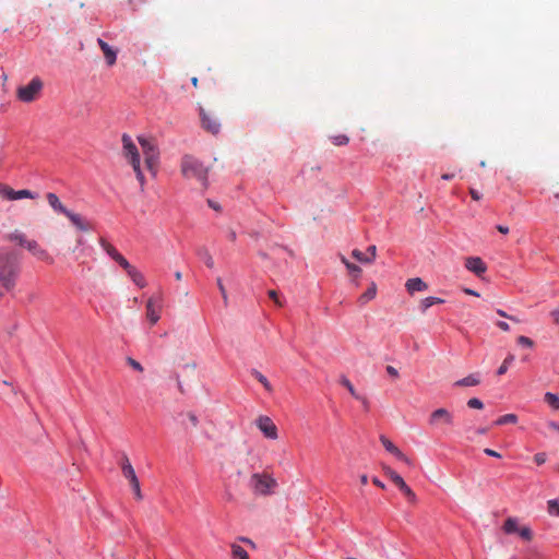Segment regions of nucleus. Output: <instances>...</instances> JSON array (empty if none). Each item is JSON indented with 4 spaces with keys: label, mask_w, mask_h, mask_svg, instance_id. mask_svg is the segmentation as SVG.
Listing matches in <instances>:
<instances>
[{
    "label": "nucleus",
    "mask_w": 559,
    "mask_h": 559,
    "mask_svg": "<svg viewBox=\"0 0 559 559\" xmlns=\"http://www.w3.org/2000/svg\"><path fill=\"white\" fill-rule=\"evenodd\" d=\"M269 297L274 300V302L278 306V307H282L283 306V302L280 300L278 298V294L276 290H269L267 293Z\"/></svg>",
    "instance_id": "44"
},
{
    "label": "nucleus",
    "mask_w": 559,
    "mask_h": 559,
    "mask_svg": "<svg viewBox=\"0 0 559 559\" xmlns=\"http://www.w3.org/2000/svg\"><path fill=\"white\" fill-rule=\"evenodd\" d=\"M551 317L556 323H559V309L551 311Z\"/></svg>",
    "instance_id": "58"
},
{
    "label": "nucleus",
    "mask_w": 559,
    "mask_h": 559,
    "mask_svg": "<svg viewBox=\"0 0 559 559\" xmlns=\"http://www.w3.org/2000/svg\"><path fill=\"white\" fill-rule=\"evenodd\" d=\"M159 309L160 307H156L155 306V300L154 298H150L146 302V318L150 320V322L152 324H155L157 323V321L159 320L160 316H159Z\"/></svg>",
    "instance_id": "15"
},
{
    "label": "nucleus",
    "mask_w": 559,
    "mask_h": 559,
    "mask_svg": "<svg viewBox=\"0 0 559 559\" xmlns=\"http://www.w3.org/2000/svg\"><path fill=\"white\" fill-rule=\"evenodd\" d=\"M21 273V261L12 251L0 252V286L8 293L14 290Z\"/></svg>",
    "instance_id": "1"
},
{
    "label": "nucleus",
    "mask_w": 559,
    "mask_h": 559,
    "mask_svg": "<svg viewBox=\"0 0 559 559\" xmlns=\"http://www.w3.org/2000/svg\"><path fill=\"white\" fill-rule=\"evenodd\" d=\"M368 252V259H371V262L376 259L377 255V247L374 245L369 246L367 249Z\"/></svg>",
    "instance_id": "49"
},
{
    "label": "nucleus",
    "mask_w": 559,
    "mask_h": 559,
    "mask_svg": "<svg viewBox=\"0 0 559 559\" xmlns=\"http://www.w3.org/2000/svg\"><path fill=\"white\" fill-rule=\"evenodd\" d=\"M346 269L348 270L349 273L355 274L357 276L361 273V269L354 263L347 264Z\"/></svg>",
    "instance_id": "46"
},
{
    "label": "nucleus",
    "mask_w": 559,
    "mask_h": 559,
    "mask_svg": "<svg viewBox=\"0 0 559 559\" xmlns=\"http://www.w3.org/2000/svg\"><path fill=\"white\" fill-rule=\"evenodd\" d=\"M521 526L519 525V521L515 518H508L502 526V530L506 534H519V530Z\"/></svg>",
    "instance_id": "20"
},
{
    "label": "nucleus",
    "mask_w": 559,
    "mask_h": 559,
    "mask_svg": "<svg viewBox=\"0 0 559 559\" xmlns=\"http://www.w3.org/2000/svg\"><path fill=\"white\" fill-rule=\"evenodd\" d=\"M99 243H100L102 248L107 252V254L112 260H116L120 255L118 250L111 243H109L106 239L102 238L99 240Z\"/></svg>",
    "instance_id": "24"
},
{
    "label": "nucleus",
    "mask_w": 559,
    "mask_h": 559,
    "mask_svg": "<svg viewBox=\"0 0 559 559\" xmlns=\"http://www.w3.org/2000/svg\"><path fill=\"white\" fill-rule=\"evenodd\" d=\"M513 361H514V355L509 354V355L506 357V359L503 360V362L501 364V366L498 368V370H497V374H498V376H502V374H504V373L508 371V369H509L510 365H511Z\"/></svg>",
    "instance_id": "29"
},
{
    "label": "nucleus",
    "mask_w": 559,
    "mask_h": 559,
    "mask_svg": "<svg viewBox=\"0 0 559 559\" xmlns=\"http://www.w3.org/2000/svg\"><path fill=\"white\" fill-rule=\"evenodd\" d=\"M126 361L135 371H138V372L144 371V368L142 367V365L138 360L133 359L132 357H127Z\"/></svg>",
    "instance_id": "38"
},
{
    "label": "nucleus",
    "mask_w": 559,
    "mask_h": 559,
    "mask_svg": "<svg viewBox=\"0 0 559 559\" xmlns=\"http://www.w3.org/2000/svg\"><path fill=\"white\" fill-rule=\"evenodd\" d=\"M233 559H249L248 552L238 544L230 545Z\"/></svg>",
    "instance_id": "23"
},
{
    "label": "nucleus",
    "mask_w": 559,
    "mask_h": 559,
    "mask_svg": "<svg viewBox=\"0 0 559 559\" xmlns=\"http://www.w3.org/2000/svg\"><path fill=\"white\" fill-rule=\"evenodd\" d=\"M43 88V80L39 76H34L28 84L17 87L16 97L23 103H33L40 96Z\"/></svg>",
    "instance_id": "7"
},
{
    "label": "nucleus",
    "mask_w": 559,
    "mask_h": 559,
    "mask_svg": "<svg viewBox=\"0 0 559 559\" xmlns=\"http://www.w3.org/2000/svg\"><path fill=\"white\" fill-rule=\"evenodd\" d=\"M545 402L555 409H559V396L554 393L545 394Z\"/></svg>",
    "instance_id": "30"
},
{
    "label": "nucleus",
    "mask_w": 559,
    "mask_h": 559,
    "mask_svg": "<svg viewBox=\"0 0 559 559\" xmlns=\"http://www.w3.org/2000/svg\"><path fill=\"white\" fill-rule=\"evenodd\" d=\"M121 267H123L126 270V272L128 273L133 266L127 261V259L120 254L116 260H115Z\"/></svg>",
    "instance_id": "40"
},
{
    "label": "nucleus",
    "mask_w": 559,
    "mask_h": 559,
    "mask_svg": "<svg viewBox=\"0 0 559 559\" xmlns=\"http://www.w3.org/2000/svg\"><path fill=\"white\" fill-rule=\"evenodd\" d=\"M252 377H254L267 392H273V386L270 381L257 369L251 370Z\"/></svg>",
    "instance_id": "26"
},
{
    "label": "nucleus",
    "mask_w": 559,
    "mask_h": 559,
    "mask_svg": "<svg viewBox=\"0 0 559 559\" xmlns=\"http://www.w3.org/2000/svg\"><path fill=\"white\" fill-rule=\"evenodd\" d=\"M372 483H373L376 486H378L379 488H381V489H384V488H385L384 484H383L381 480H379L377 477H374V478L372 479Z\"/></svg>",
    "instance_id": "59"
},
{
    "label": "nucleus",
    "mask_w": 559,
    "mask_h": 559,
    "mask_svg": "<svg viewBox=\"0 0 559 559\" xmlns=\"http://www.w3.org/2000/svg\"><path fill=\"white\" fill-rule=\"evenodd\" d=\"M227 237L230 241H235L236 240V231L233 229H229Z\"/></svg>",
    "instance_id": "60"
},
{
    "label": "nucleus",
    "mask_w": 559,
    "mask_h": 559,
    "mask_svg": "<svg viewBox=\"0 0 559 559\" xmlns=\"http://www.w3.org/2000/svg\"><path fill=\"white\" fill-rule=\"evenodd\" d=\"M384 474L395 484L402 477L389 466H383Z\"/></svg>",
    "instance_id": "37"
},
{
    "label": "nucleus",
    "mask_w": 559,
    "mask_h": 559,
    "mask_svg": "<svg viewBox=\"0 0 559 559\" xmlns=\"http://www.w3.org/2000/svg\"><path fill=\"white\" fill-rule=\"evenodd\" d=\"M16 195V200H20V199H25V198H28V199H34L35 195L33 194L32 191L27 190V189H23V190H19L16 191L15 193Z\"/></svg>",
    "instance_id": "43"
},
{
    "label": "nucleus",
    "mask_w": 559,
    "mask_h": 559,
    "mask_svg": "<svg viewBox=\"0 0 559 559\" xmlns=\"http://www.w3.org/2000/svg\"><path fill=\"white\" fill-rule=\"evenodd\" d=\"M181 173L187 179H197L206 187L207 169L197 158L185 156L181 160Z\"/></svg>",
    "instance_id": "4"
},
{
    "label": "nucleus",
    "mask_w": 559,
    "mask_h": 559,
    "mask_svg": "<svg viewBox=\"0 0 559 559\" xmlns=\"http://www.w3.org/2000/svg\"><path fill=\"white\" fill-rule=\"evenodd\" d=\"M484 452L489 455V456H492V457H501L500 453H498L497 451L495 450H491V449H485Z\"/></svg>",
    "instance_id": "53"
},
{
    "label": "nucleus",
    "mask_w": 559,
    "mask_h": 559,
    "mask_svg": "<svg viewBox=\"0 0 559 559\" xmlns=\"http://www.w3.org/2000/svg\"><path fill=\"white\" fill-rule=\"evenodd\" d=\"M377 296V285L376 283H371V285L368 287V289L360 295V297L358 298V302L361 305V306H365L367 302H369L370 300L374 299Z\"/></svg>",
    "instance_id": "19"
},
{
    "label": "nucleus",
    "mask_w": 559,
    "mask_h": 559,
    "mask_svg": "<svg viewBox=\"0 0 559 559\" xmlns=\"http://www.w3.org/2000/svg\"><path fill=\"white\" fill-rule=\"evenodd\" d=\"M497 313H498L500 317L508 318V319H510V320H512V321H514V322H519V320H518L516 318L511 317V316H508V314H507L503 310H501V309H498V310H497Z\"/></svg>",
    "instance_id": "54"
},
{
    "label": "nucleus",
    "mask_w": 559,
    "mask_h": 559,
    "mask_svg": "<svg viewBox=\"0 0 559 559\" xmlns=\"http://www.w3.org/2000/svg\"><path fill=\"white\" fill-rule=\"evenodd\" d=\"M330 140L332 141V143L335 146L347 145L349 142V138L345 134H337V135L330 136Z\"/></svg>",
    "instance_id": "32"
},
{
    "label": "nucleus",
    "mask_w": 559,
    "mask_h": 559,
    "mask_svg": "<svg viewBox=\"0 0 559 559\" xmlns=\"http://www.w3.org/2000/svg\"><path fill=\"white\" fill-rule=\"evenodd\" d=\"M360 483H361V485H366V484L368 483V476H367V475H365V474H364V475H361V476H360Z\"/></svg>",
    "instance_id": "64"
},
{
    "label": "nucleus",
    "mask_w": 559,
    "mask_h": 559,
    "mask_svg": "<svg viewBox=\"0 0 559 559\" xmlns=\"http://www.w3.org/2000/svg\"><path fill=\"white\" fill-rule=\"evenodd\" d=\"M35 258L49 264L53 263V258L36 240H31L27 249Z\"/></svg>",
    "instance_id": "12"
},
{
    "label": "nucleus",
    "mask_w": 559,
    "mask_h": 559,
    "mask_svg": "<svg viewBox=\"0 0 559 559\" xmlns=\"http://www.w3.org/2000/svg\"><path fill=\"white\" fill-rule=\"evenodd\" d=\"M380 441H381L382 445L384 447V449H385L386 451H389L390 453H391V452L395 449V447H396V445H395L391 440H389V439H388L386 437H384V436H381V437H380Z\"/></svg>",
    "instance_id": "41"
},
{
    "label": "nucleus",
    "mask_w": 559,
    "mask_h": 559,
    "mask_svg": "<svg viewBox=\"0 0 559 559\" xmlns=\"http://www.w3.org/2000/svg\"><path fill=\"white\" fill-rule=\"evenodd\" d=\"M518 343L520 345L527 346V347H532L533 344H534L533 341L531 338L526 337V336H520L518 338Z\"/></svg>",
    "instance_id": "45"
},
{
    "label": "nucleus",
    "mask_w": 559,
    "mask_h": 559,
    "mask_svg": "<svg viewBox=\"0 0 559 559\" xmlns=\"http://www.w3.org/2000/svg\"><path fill=\"white\" fill-rule=\"evenodd\" d=\"M97 44L98 46L100 47L105 58H106V62L108 66H114L116 63V60H117V52L116 50H114L106 41H104L103 39L98 38L97 39Z\"/></svg>",
    "instance_id": "14"
},
{
    "label": "nucleus",
    "mask_w": 559,
    "mask_h": 559,
    "mask_svg": "<svg viewBox=\"0 0 559 559\" xmlns=\"http://www.w3.org/2000/svg\"><path fill=\"white\" fill-rule=\"evenodd\" d=\"M407 497V499L415 503L417 500V497L415 492L412 490V488L404 481L403 478H401L399 481L394 484Z\"/></svg>",
    "instance_id": "21"
},
{
    "label": "nucleus",
    "mask_w": 559,
    "mask_h": 559,
    "mask_svg": "<svg viewBox=\"0 0 559 559\" xmlns=\"http://www.w3.org/2000/svg\"><path fill=\"white\" fill-rule=\"evenodd\" d=\"M443 302H444V300L441 299V298H438V297H427V298L421 300L420 309H421L423 312H425L431 306L437 305V304H443Z\"/></svg>",
    "instance_id": "27"
},
{
    "label": "nucleus",
    "mask_w": 559,
    "mask_h": 559,
    "mask_svg": "<svg viewBox=\"0 0 559 559\" xmlns=\"http://www.w3.org/2000/svg\"><path fill=\"white\" fill-rule=\"evenodd\" d=\"M216 282H217V286H218V289H219V292L222 294L223 299L225 301H227V293H226L225 286H224V284L222 282V278L218 277Z\"/></svg>",
    "instance_id": "47"
},
{
    "label": "nucleus",
    "mask_w": 559,
    "mask_h": 559,
    "mask_svg": "<svg viewBox=\"0 0 559 559\" xmlns=\"http://www.w3.org/2000/svg\"><path fill=\"white\" fill-rule=\"evenodd\" d=\"M441 178H442L443 180H451V179H453V178H454V174H443V175L441 176Z\"/></svg>",
    "instance_id": "62"
},
{
    "label": "nucleus",
    "mask_w": 559,
    "mask_h": 559,
    "mask_svg": "<svg viewBox=\"0 0 559 559\" xmlns=\"http://www.w3.org/2000/svg\"><path fill=\"white\" fill-rule=\"evenodd\" d=\"M191 424L195 427L199 424L198 417L193 413H189L188 415Z\"/></svg>",
    "instance_id": "56"
},
{
    "label": "nucleus",
    "mask_w": 559,
    "mask_h": 559,
    "mask_svg": "<svg viewBox=\"0 0 559 559\" xmlns=\"http://www.w3.org/2000/svg\"><path fill=\"white\" fill-rule=\"evenodd\" d=\"M391 453L404 463L412 464L411 460L397 447Z\"/></svg>",
    "instance_id": "39"
},
{
    "label": "nucleus",
    "mask_w": 559,
    "mask_h": 559,
    "mask_svg": "<svg viewBox=\"0 0 559 559\" xmlns=\"http://www.w3.org/2000/svg\"><path fill=\"white\" fill-rule=\"evenodd\" d=\"M357 400L361 402V404H362V406H364V408H365L366 411H368V409H369V401H368V399H367V397H365V396L360 395V399H357Z\"/></svg>",
    "instance_id": "55"
},
{
    "label": "nucleus",
    "mask_w": 559,
    "mask_h": 559,
    "mask_svg": "<svg viewBox=\"0 0 559 559\" xmlns=\"http://www.w3.org/2000/svg\"><path fill=\"white\" fill-rule=\"evenodd\" d=\"M534 461L538 464V465H542L546 462V454L544 452H539V453H536L534 455Z\"/></svg>",
    "instance_id": "48"
},
{
    "label": "nucleus",
    "mask_w": 559,
    "mask_h": 559,
    "mask_svg": "<svg viewBox=\"0 0 559 559\" xmlns=\"http://www.w3.org/2000/svg\"><path fill=\"white\" fill-rule=\"evenodd\" d=\"M497 229H498V231H500L502 234H508L509 233V228L507 226L498 225Z\"/></svg>",
    "instance_id": "61"
},
{
    "label": "nucleus",
    "mask_w": 559,
    "mask_h": 559,
    "mask_svg": "<svg viewBox=\"0 0 559 559\" xmlns=\"http://www.w3.org/2000/svg\"><path fill=\"white\" fill-rule=\"evenodd\" d=\"M257 427L269 439H277V428L273 420L267 416H259L257 419Z\"/></svg>",
    "instance_id": "10"
},
{
    "label": "nucleus",
    "mask_w": 559,
    "mask_h": 559,
    "mask_svg": "<svg viewBox=\"0 0 559 559\" xmlns=\"http://www.w3.org/2000/svg\"><path fill=\"white\" fill-rule=\"evenodd\" d=\"M138 141L143 151L146 168L152 173L153 176H156L159 159V152L156 144L152 140L143 136H139Z\"/></svg>",
    "instance_id": "6"
},
{
    "label": "nucleus",
    "mask_w": 559,
    "mask_h": 559,
    "mask_svg": "<svg viewBox=\"0 0 559 559\" xmlns=\"http://www.w3.org/2000/svg\"><path fill=\"white\" fill-rule=\"evenodd\" d=\"M352 255L361 263H371V259H368V255L358 249L353 250Z\"/></svg>",
    "instance_id": "36"
},
{
    "label": "nucleus",
    "mask_w": 559,
    "mask_h": 559,
    "mask_svg": "<svg viewBox=\"0 0 559 559\" xmlns=\"http://www.w3.org/2000/svg\"><path fill=\"white\" fill-rule=\"evenodd\" d=\"M548 512L551 515L559 516V501L557 499L547 502Z\"/></svg>",
    "instance_id": "34"
},
{
    "label": "nucleus",
    "mask_w": 559,
    "mask_h": 559,
    "mask_svg": "<svg viewBox=\"0 0 559 559\" xmlns=\"http://www.w3.org/2000/svg\"><path fill=\"white\" fill-rule=\"evenodd\" d=\"M122 146H123V155L129 162V164L132 166L136 179L140 183L141 189H144L145 186V177L141 170V160H140V154L136 145L133 143L132 139L128 134H123L121 138Z\"/></svg>",
    "instance_id": "2"
},
{
    "label": "nucleus",
    "mask_w": 559,
    "mask_h": 559,
    "mask_svg": "<svg viewBox=\"0 0 559 559\" xmlns=\"http://www.w3.org/2000/svg\"><path fill=\"white\" fill-rule=\"evenodd\" d=\"M276 486V479L265 473H254L249 480V487L258 496L271 495Z\"/></svg>",
    "instance_id": "5"
},
{
    "label": "nucleus",
    "mask_w": 559,
    "mask_h": 559,
    "mask_svg": "<svg viewBox=\"0 0 559 559\" xmlns=\"http://www.w3.org/2000/svg\"><path fill=\"white\" fill-rule=\"evenodd\" d=\"M199 254H200V257L202 258V260L204 261V263L206 264L207 267L212 269L214 266L213 257L210 254L207 249H205V248L201 249Z\"/></svg>",
    "instance_id": "33"
},
{
    "label": "nucleus",
    "mask_w": 559,
    "mask_h": 559,
    "mask_svg": "<svg viewBox=\"0 0 559 559\" xmlns=\"http://www.w3.org/2000/svg\"><path fill=\"white\" fill-rule=\"evenodd\" d=\"M467 406H468L469 408L483 409L484 404H483V402H481L479 399H477V397H472V399H469V400H468V402H467Z\"/></svg>",
    "instance_id": "42"
},
{
    "label": "nucleus",
    "mask_w": 559,
    "mask_h": 559,
    "mask_svg": "<svg viewBox=\"0 0 559 559\" xmlns=\"http://www.w3.org/2000/svg\"><path fill=\"white\" fill-rule=\"evenodd\" d=\"M15 193H16V191L13 190L11 187L0 183V197L2 199L9 200V201H14V200H16Z\"/></svg>",
    "instance_id": "25"
},
{
    "label": "nucleus",
    "mask_w": 559,
    "mask_h": 559,
    "mask_svg": "<svg viewBox=\"0 0 559 559\" xmlns=\"http://www.w3.org/2000/svg\"><path fill=\"white\" fill-rule=\"evenodd\" d=\"M128 275L132 280V282L140 288L146 286V281L143 274L140 271H138L134 266L128 272Z\"/></svg>",
    "instance_id": "22"
},
{
    "label": "nucleus",
    "mask_w": 559,
    "mask_h": 559,
    "mask_svg": "<svg viewBox=\"0 0 559 559\" xmlns=\"http://www.w3.org/2000/svg\"><path fill=\"white\" fill-rule=\"evenodd\" d=\"M464 293L467 295H472V296H478V294L475 290L469 289V288H465Z\"/></svg>",
    "instance_id": "63"
},
{
    "label": "nucleus",
    "mask_w": 559,
    "mask_h": 559,
    "mask_svg": "<svg viewBox=\"0 0 559 559\" xmlns=\"http://www.w3.org/2000/svg\"><path fill=\"white\" fill-rule=\"evenodd\" d=\"M385 369H386V372H388L391 377H393L394 379H397V378L400 377L397 369H396V368H394L393 366H390V365H389V366H386V368H385Z\"/></svg>",
    "instance_id": "50"
},
{
    "label": "nucleus",
    "mask_w": 559,
    "mask_h": 559,
    "mask_svg": "<svg viewBox=\"0 0 559 559\" xmlns=\"http://www.w3.org/2000/svg\"><path fill=\"white\" fill-rule=\"evenodd\" d=\"M518 423V416L515 414H506L503 416H500L496 421L495 425L502 426L507 424H516Z\"/></svg>",
    "instance_id": "28"
},
{
    "label": "nucleus",
    "mask_w": 559,
    "mask_h": 559,
    "mask_svg": "<svg viewBox=\"0 0 559 559\" xmlns=\"http://www.w3.org/2000/svg\"><path fill=\"white\" fill-rule=\"evenodd\" d=\"M405 286L409 294H414L416 292H423L428 288V285L420 277L409 278L406 282Z\"/></svg>",
    "instance_id": "16"
},
{
    "label": "nucleus",
    "mask_w": 559,
    "mask_h": 559,
    "mask_svg": "<svg viewBox=\"0 0 559 559\" xmlns=\"http://www.w3.org/2000/svg\"><path fill=\"white\" fill-rule=\"evenodd\" d=\"M519 536L526 542H531L533 539V532L528 526H521Z\"/></svg>",
    "instance_id": "35"
},
{
    "label": "nucleus",
    "mask_w": 559,
    "mask_h": 559,
    "mask_svg": "<svg viewBox=\"0 0 559 559\" xmlns=\"http://www.w3.org/2000/svg\"><path fill=\"white\" fill-rule=\"evenodd\" d=\"M497 325H498L501 330H503V331H506V332L510 330L509 324H508L507 322H504V321H499V322L497 323Z\"/></svg>",
    "instance_id": "57"
},
{
    "label": "nucleus",
    "mask_w": 559,
    "mask_h": 559,
    "mask_svg": "<svg viewBox=\"0 0 559 559\" xmlns=\"http://www.w3.org/2000/svg\"><path fill=\"white\" fill-rule=\"evenodd\" d=\"M341 384L344 385L348 392L350 393V395L355 399H360V394H358L354 388V385L352 384V382L346 378V377H342L341 380H340Z\"/></svg>",
    "instance_id": "31"
},
{
    "label": "nucleus",
    "mask_w": 559,
    "mask_h": 559,
    "mask_svg": "<svg viewBox=\"0 0 559 559\" xmlns=\"http://www.w3.org/2000/svg\"><path fill=\"white\" fill-rule=\"evenodd\" d=\"M200 118L202 128L205 131L212 134H217L219 132L221 123L214 114L206 111L203 107H200Z\"/></svg>",
    "instance_id": "9"
},
{
    "label": "nucleus",
    "mask_w": 559,
    "mask_h": 559,
    "mask_svg": "<svg viewBox=\"0 0 559 559\" xmlns=\"http://www.w3.org/2000/svg\"><path fill=\"white\" fill-rule=\"evenodd\" d=\"M121 473L126 479L129 480V484L134 492V496L138 500H141L143 498L140 487V481L138 479V476L135 474V471L130 463L129 457L127 454H123L120 462Z\"/></svg>",
    "instance_id": "8"
},
{
    "label": "nucleus",
    "mask_w": 559,
    "mask_h": 559,
    "mask_svg": "<svg viewBox=\"0 0 559 559\" xmlns=\"http://www.w3.org/2000/svg\"><path fill=\"white\" fill-rule=\"evenodd\" d=\"M238 539H239L240 542L246 543L247 545H249L252 549H255V547H257V546H255V544H254V542H253V540H251V539H250V538H248V537H239Z\"/></svg>",
    "instance_id": "52"
},
{
    "label": "nucleus",
    "mask_w": 559,
    "mask_h": 559,
    "mask_svg": "<svg viewBox=\"0 0 559 559\" xmlns=\"http://www.w3.org/2000/svg\"><path fill=\"white\" fill-rule=\"evenodd\" d=\"M46 199L56 213L67 216L78 229L82 231H88L91 229L90 223H87L81 215L69 211L56 193L48 192Z\"/></svg>",
    "instance_id": "3"
},
{
    "label": "nucleus",
    "mask_w": 559,
    "mask_h": 559,
    "mask_svg": "<svg viewBox=\"0 0 559 559\" xmlns=\"http://www.w3.org/2000/svg\"><path fill=\"white\" fill-rule=\"evenodd\" d=\"M481 382L480 374L478 372L471 373L467 377L460 379L454 382V386H476Z\"/></svg>",
    "instance_id": "17"
},
{
    "label": "nucleus",
    "mask_w": 559,
    "mask_h": 559,
    "mask_svg": "<svg viewBox=\"0 0 559 559\" xmlns=\"http://www.w3.org/2000/svg\"><path fill=\"white\" fill-rule=\"evenodd\" d=\"M429 424L431 426H439L441 424L450 426L453 424V415L447 408H438L431 413Z\"/></svg>",
    "instance_id": "11"
},
{
    "label": "nucleus",
    "mask_w": 559,
    "mask_h": 559,
    "mask_svg": "<svg viewBox=\"0 0 559 559\" xmlns=\"http://www.w3.org/2000/svg\"><path fill=\"white\" fill-rule=\"evenodd\" d=\"M465 267L474 274L480 276L487 270L485 262L478 257H469L465 260Z\"/></svg>",
    "instance_id": "13"
},
{
    "label": "nucleus",
    "mask_w": 559,
    "mask_h": 559,
    "mask_svg": "<svg viewBox=\"0 0 559 559\" xmlns=\"http://www.w3.org/2000/svg\"><path fill=\"white\" fill-rule=\"evenodd\" d=\"M469 194H471L472 199L475 201H479L481 198L480 193L477 190H475L474 188L469 189Z\"/></svg>",
    "instance_id": "51"
},
{
    "label": "nucleus",
    "mask_w": 559,
    "mask_h": 559,
    "mask_svg": "<svg viewBox=\"0 0 559 559\" xmlns=\"http://www.w3.org/2000/svg\"><path fill=\"white\" fill-rule=\"evenodd\" d=\"M7 239L16 242L19 246L25 249H27L28 243L31 242V239H27L26 236L20 230H14L13 233L7 235Z\"/></svg>",
    "instance_id": "18"
}]
</instances>
